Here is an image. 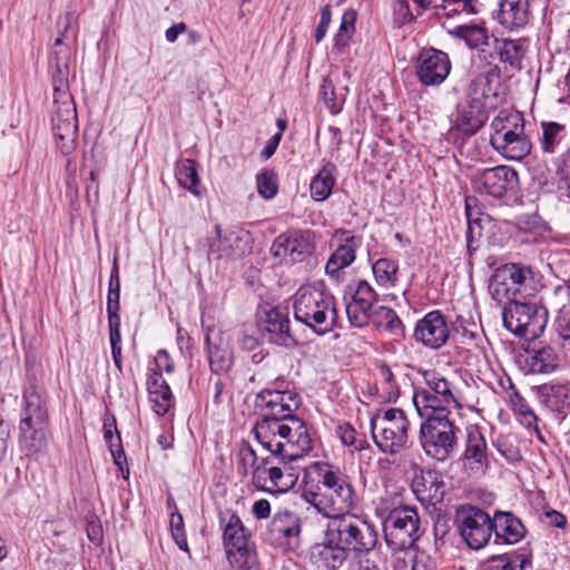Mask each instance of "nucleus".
<instances>
[{
    "label": "nucleus",
    "instance_id": "1",
    "mask_svg": "<svg viewBox=\"0 0 570 570\" xmlns=\"http://www.w3.org/2000/svg\"><path fill=\"white\" fill-rule=\"evenodd\" d=\"M71 20L72 14L67 12L63 17L62 31L53 43L49 59L53 87L52 131L56 145L65 156L75 151L78 138L77 110L69 91L71 48L63 42Z\"/></svg>",
    "mask_w": 570,
    "mask_h": 570
},
{
    "label": "nucleus",
    "instance_id": "2",
    "mask_svg": "<svg viewBox=\"0 0 570 570\" xmlns=\"http://www.w3.org/2000/svg\"><path fill=\"white\" fill-rule=\"evenodd\" d=\"M294 317L316 334L323 335L338 326L336 299L323 284H307L294 296Z\"/></svg>",
    "mask_w": 570,
    "mask_h": 570
},
{
    "label": "nucleus",
    "instance_id": "3",
    "mask_svg": "<svg viewBox=\"0 0 570 570\" xmlns=\"http://www.w3.org/2000/svg\"><path fill=\"white\" fill-rule=\"evenodd\" d=\"M317 490L305 491L304 500L330 521L351 513L357 498L347 478L331 468L322 470Z\"/></svg>",
    "mask_w": 570,
    "mask_h": 570
},
{
    "label": "nucleus",
    "instance_id": "4",
    "mask_svg": "<svg viewBox=\"0 0 570 570\" xmlns=\"http://www.w3.org/2000/svg\"><path fill=\"white\" fill-rule=\"evenodd\" d=\"M326 529L347 551L361 556L368 553L377 542L375 527L357 514L348 513L328 521Z\"/></svg>",
    "mask_w": 570,
    "mask_h": 570
},
{
    "label": "nucleus",
    "instance_id": "5",
    "mask_svg": "<svg viewBox=\"0 0 570 570\" xmlns=\"http://www.w3.org/2000/svg\"><path fill=\"white\" fill-rule=\"evenodd\" d=\"M409 430L407 416L399 407L377 410L371 419L374 443L384 453L395 454L403 450L409 441Z\"/></svg>",
    "mask_w": 570,
    "mask_h": 570
},
{
    "label": "nucleus",
    "instance_id": "6",
    "mask_svg": "<svg viewBox=\"0 0 570 570\" xmlns=\"http://www.w3.org/2000/svg\"><path fill=\"white\" fill-rule=\"evenodd\" d=\"M504 327L519 337L535 340L548 324V309L537 302L512 299L503 308Z\"/></svg>",
    "mask_w": 570,
    "mask_h": 570
},
{
    "label": "nucleus",
    "instance_id": "7",
    "mask_svg": "<svg viewBox=\"0 0 570 570\" xmlns=\"http://www.w3.org/2000/svg\"><path fill=\"white\" fill-rule=\"evenodd\" d=\"M440 413L442 416L423 420L420 426V443L428 456L445 461L456 446L459 429L443 412Z\"/></svg>",
    "mask_w": 570,
    "mask_h": 570
},
{
    "label": "nucleus",
    "instance_id": "8",
    "mask_svg": "<svg viewBox=\"0 0 570 570\" xmlns=\"http://www.w3.org/2000/svg\"><path fill=\"white\" fill-rule=\"evenodd\" d=\"M384 538L394 551H407L420 538V518L416 509L406 505L393 509L383 523Z\"/></svg>",
    "mask_w": 570,
    "mask_h": 570
},
{
    "label": "nucleus",
    "instance_id": "9",
    "mask_svg": "<svg viewBox=\"0 0 570 570\" xmlns=\"http://www.w3.org/2000/svg\"><path fill=\"white\" fill-rule=\"evenodd\" d=\"M220 522L224 523L223 541L230 566L249 569L255 560V551L240 518L228 511L220 514Z\"/></svg>",
    "mask_w": 570,
    "mask_h": 570
},
{
    "label": "nucleus",
    "instance_id": "10",
    "mask_svg": "<svg viewBox=\"0 0 570 570\" xmlns=\"http://www.w3.org/2000/svg\"><path fill=\"white\" fill-rule=\"evenodd\" d=\"M454 522L461 538L471 549L483 548L492 538V517L479 507L460 505Z\"/></svg>",
    "mask_w": 570,
    "mask_h": 570
},
{
    "label": "nucleus",
    "instance_id": "11",
    "mask_svg": "<svg viewBox=\"0 0 570 570\" xmlns=\"http://www.w3.org/2000/svg\"><path fill=\"white\" fill-rule=\"evenodd\" d=\"M471 184L475 193L500 199L515 191L519 177L513 168L501 165L475 173Z\"/></svg>",
    "mask_w": 570,
    "mask_h": 570
},
{
    "label": "nucleus",
    "instance_id": "12",
    "mask_svg": "<svg viewBox=\"0 0 570 570\" xmlns=\"http://www.w3.org/2000/svg\"><path fill=\"white\" fill-rule=\"evenodd\" d=\"M313 250V233L303 229H289L281 234L271 247V254L284 264L303 262Z\"/></svg>",
    "mask_w": 570,
    "mask_h": 570
},
{
    "label": "nucleus",
    "instance_id": "13",
    "mask_svg": "<svg viewBox=\"0 0 570 570\" xmlns=\"http://www.w3.org/2000/svg\"><path fill=\"white\" fill-rule=\"evenodd\" d=\"M255 405L262 411V419L286 421L297 417L294 412L301 405V397L292 390L267 387L256 394Z\"/></svg>",
    "mask_w": 570,
    "mask_h": 570
},
{
    "label": "nucleus",
    "instance_id": "14",
    "mask_svg": "<svg viewBox=\"0 0 570 570\" xmlns=\"http://www.w3.org/2000/svg\"><path fill=\"white\" fill-rule=\"evenodd\" d=\"M540 148L543 154L557 156L556 173L562 179L566 175V160L570 154V128L557 121H542Z\"/></svg>",
    "mask_w": 570,
    "mask_h": 570
},
{
    "label": "nucleus",
    "instance_id": "15",
    "mask_svg": "<svg viewBox=\"0 0 570 570\" xmlns=\"http://www.w3.org/2000/svg\"><path fill=\"white\" fill-rule=\"evenodd\" d=\"M286 421H279L275 417L261 419L256 422L253 432L256 440L263 449L269 452V455L263 458V465H268L274 460H283L284 448L292 450L293 444L284 443L285 435L289 433L291 426H286Z\"/></svg>",
    "mask_w": 570,
    "mask_h": 570
},
{
    "label": "nucleus",
    "instance_id": "16",
    "mask_svg": "<svg viewBox=\"0 0 570 570\" xmlns=\"http://www.w3.org/2000/svg\"><path fill=\"white\" fill-rule=\"evenodd\" d=\"M414 340L429 350H440L450 338V327L440 311H431L420 318L413 331Z\"/></svg>",
    "mask_w": 570,
    "mask_h": 570
},
{
    "label": "nucleus",
    "instance_id": "17",
    "mask_svg": "<svg viewBox=\"0 0 570 570\" xmlns=\"http://www.w3.org/2000/svg\"><path fill=\"white\" fill-rule=\"evenodd\" d=\"M416 76L424 86H439L451 71L448 53L430 48L422 50L416 59Z\"/></svg>",
    "mask_w": 570,
    "mask_h": 570
},
{
    "label": "nucleus",
    "instance_id": "18",
    "mask_svg": "<svg viewBox=\"0 0 570 570\" xmlns=\"http://www.w3.org/2000/svg\"><path fill=\"white\" fill-rule=\"evenodd\" d=\"M295 461L274 460L272 464L263 465V460L254 471V484L261 488V480L265 474L277 492H286L293 488L298 479V471L293 465Z\"/></svg>",
    "mask_w": 570,
    "mask_h": 570
},
{
    "label": "nucleus",
    "instance_id": "19",
    "mask_svg": "<svg viewBox=\"0 0 570 570\" xmlns=\"http://www.w3.org/2000/svg\"><path fill=\"white\" fill-rule=\"evenodd\" d=\"M348 556L326 529L323 541L311 548L309 559L318 570H337L346 562Z\"/></svg>",
    "mask_w": 570,
    "mask_h": 570
},
{
    "label": "nucleus",
    "instance_id": "20",
    "mask_svg": "<svg viewBox=\"0 0 570 570\" xmlns=\"http://www.w3.org/2000/svg\"><path fill=\"white\" fill-rule=\"evenodd\" d=\"M267 531L274 543L294 548L298 543L302 522L295 512L279 510L273 515Z\"/></svg>",
    "mask_w": 570,
    "mask_h": 570
},
{
    "label": "nucleus",
    "instance_id": "21",
    "mask_svg": "<svg viewBox=\"0 0 570 570\" xmlns=\"http://www.w3.org/2000/svg\"><path fill=\"white\" fill-rule=\"evenodd\" d=\"M335 238L340 244L325 265L326 274L332 277H337L342 269L355 261L356 249L362 245V237L352 235L348 230H337Z\"/></svg>",
    "mask_w": 570,
    "mask_h": 570
},
{
    "label": "nucleus",
    "instance_id": "22",
    "mask_svg": "<svg viewBox=\"0 0 570 570\" xmlns=\"http://www.w3.org/2000/svg\"><path fill=\"white\" fill-rule=\"evenodd\" d=\"M488 120V111L483 99L479 96L459 106L454 127L464 135H474Z\"/></svg>",
    "mask_w": 570,
    "mask_h": 570
},
{
    "label": "nucleus",
    "instance_id": "23",
    "mask_svg": "<svg viewBox=\"0 0 570 570\" xmlns=\"http://www.w3.org/2000/svg\"><path fill=\"white\" fill-rule=\"evenodd\" d=\"M463 463L465 468L474 472H483L489 465L487 441L476 425L466 429Z\"/></svg>",
    "mask_w": 570,
    "mask_h": 570
},
{
    "label": "nucleus",
    "instance_id": "24",
    "mask_svg": "<svg viewBox=\"0 0 570 570\" xmlns=\"http://www.w3.org/2000/svg\"><path fill=\"white\" fill-rule=\"evenodd\" d=\"M495 543L514 544L525 534L522 521L512 512L495 511L492 517V535Z\"/></svg>",
    "mask_w": 570,
    "mask_h": 570
},
{
    "label": "nucleus",
    "instance_id": "25",
    "mask_svg": "<svg viewBox=\"0 0 570 570\" xmlns=\"http://www.w3.org/2000/svg\"><path fill=\"white\" fill-rule=\"evenodd\" d=\"M286 422V426H291V431L285 435L284 443L293 444V448L288 451L284 448L283 460L296 462L308 454L312 449V440L303 420L295 417L287 419Z\"/></svg>",
    "mask_w": 570,
    "mask_h": 570
},
{
    "label": "nucleus",
    "instance_id": "26",
    "mask_svg": "<svg viewBox=\"0 0 570 570\" xmlns=\"http://www.w3.org/2000/svg\"><path fill=\"white\" fill-rule=\"evenodd\" d=\"M538 396L542 404L559 417L570 411V386L568 383H547L538 386Z\"/></svg>",
    "mask_w": 570,
    "mask_h": 570
},
{
    "label": "nucleus",
    "instance_id": "27",
    "mask_svg": "<svg viewBox=\"0 0 570 570\" xmlns=\"http://www.w3.org/2000/svg\"><path fill=\"white\" fill-rule=\"evenodd\" d=\"M412 488L421 501L439 502L444 497L443 478L435 470H422L420 475L413 479Z\"/></svg>",
    "mask_w": 570,
    "mask_h": 570
},
{
    "label": "nucleus",
    "instance_id": "28",
    "mask_svg": "<svg viewBox=\"0 0 570 570\" xmlns=\"http://www.w3.org/2000/svg\"><path fill=\"white\" fill-rule=\"evenodd\" d=\"M493 49L500 62L505 67L517 70L522 68V60L527 52V40L495 38Z\"/></svg>",
    "mask_w": 570,
    "mask_h": 570
},
{
    "label": "nucleus",
    "instance_id": "29",
    "mask_svg": "<svg viewBox=\"0 0 570 570\" xmlns=\"http://www.w3.org/2000/svg\"><path fill=\"white\" fill-rule=\"evenodd\" d=\"M45 425L46 422L20 420L19 444L26 455L38 453L45 448Z\"/></svg>",
    "mask_w": 570,
    "mask_h": 570
},
{
    "label": "nucleus",
    "instance_id": "30",
    "mask_svg": "<svg viewBox=\"0 0 570 570\" xmlns=\"http://www.w3.org/2000/svg\"><path fill=\"white\" fill-rule=\"evenodd\" d=\"M491 146L504 158L510 160L523 159L530 154L532 147L524 130H519L502 139L498 137L495 142L491 144Z\"/></svg>",
    "mask_w": 570,
    "mask_h": 570
},
{
    "label": "nucleus",
    "instance_id": "31",
    "mask_svg": "<svg viewBox=\"0 0 570 570\" xmlns=\"http://www.w3.org/2000/svg\"><path fill=\"white\" fill-rule=\"evenodd\" d=\"M498 20L509 30L525 26L529 21V0H502Z\"/></svg>",
    "mask_w": 570,
    "mask_h": 570
},
{
    "label": "nucleus",
    "instance_id": "32",
    "mask_svg": "<svg viewBox=\"0 0 570 570\" xmlns=\"http://www.w3.org/2000/svg\"><path fill=\"white\" fill-rule=\"evenodd\" d=\"M147 390L153 407L158 415L168 412L173 402L169 385L159 372H150L147 379Z\"/></svg>",
    "mask_w": 570,
    "mask_h": 570
},
{
    "label": "nucleus",
    "instance_id": "33",
    "mask_svg": "<svg viewBox=\"0 0 570 570\" xmlns=\"http://www.w3.org/2000/svg\"><path fill=\"white\" fill-rule=\"evenodd\" d=\"M490 144L495 142L497 138H505L519 130H524L523 115L515 110L503 109L491 121Z\"/></svg>",
    "mask_w": 570,
    "mask_h": 570
},
{
    "label": "nucleus",
    "instance_id": "34",
    "mask_svg": "<svg viewBox=\"0 0 570 570\" xmlns=\"http://www.w3.org/2000/svg\"><path fill=\"white\" fill-rule=\"evenodd\" d=\"M47 400L42 390L30 386L23 392L21 419L24 421L47 422Z\"/></svg>",
    "mask_w": 570,
    "mask_h": 570
},
{
    "label": "nucleus",
    "instance_id": "35",
    "mask_svg": "<svg viewBox=\"0 0 570 570\" xmlns=\"http://www.w3.org/2000/svg\"><path fill=\"white\" fill-rule=\"evenodd\" d=\"M428 389L424 391H431L435 394L441 402L445 404H453V407L461 409L462 405L456 396V390L454 385L436 371H426L423 374Z\"/></svg>",
    "mask_w": 570,
    "mask_h": 570
},
{
    "label": "nucleus",
    "instance_id": "36",
    "mask_svg": "<svg viewBox=\"0 0 570 570\" xmlns=\"http://www.w3.org/2000/svg\"><path fill=\"white\" fill-rule=\"evenodd\" d=\"M262 330L269 335V341L285 344L289 338V320L278 308H271L262 321Z\"/></svg>",
    "mask_w": 570,
    "mask_h": 570
},
{
    "label": "nucleus",
    "instance_id": "37",
    "mask_svg": "<svg viewBox=\"0 0 570 570\" xmlns=\"http://www.w3.org/2000/svg\"><path fill=\"white\" fill-rule=\"evenodd\" d=\"M216 240L209 245V256L215 258H237L240 257L244 250L239 248L242 238L235 233L222 235L219 225L215 226Z\"/></svg>",
    "mask_w": 570,
    "mask_h": 570
},
{
    "label": "nucleus",
    "instance_id": "38",
    "mask_svg": "<svg viewBox=\"0 0 570 570\" xmlns=\"http://www.w3.org/2000/svg\"><path fill=\"white\" fill-rule=\"evenodd\" d=\"M413 403L419 415L423 420H426L430 416H442L439 412H443L445 417H449L450 407L453 406V404H445L441 402V400L436 397L435 394H432L431 391H424L422 389L415 391L413 395Z\"/></svg>",
    "mask_w": 570,
    "mask_h": 570
},
{
    "label": "nucleus",
    "instance_id": "39",
    "mask_svg": "<svg viewBox=\"0 0 570 570\" xmlns=\"http://www.w3.org/2000/svg\"><path fill=\"white\" fill-rule=\"evenodd\" d=\"M439 17L451 18L454 14L465 13L475 16L483 11L482 0H441L440 4L434 6Z\"/></svg>",
    "mask_w": 570,
    "mask_h": 570
},
{
    "label": "nucleus",
    "instance_id": "40",
    "mask_svg": "<svg viewBox=\"0 0 570 570\" xmlns=\"http://www.w3.org/2000/svg\"><path fill=\"white\" fill-rule=\"evenodd\" d=\"M334 173L335 166L328 163L312 179L309 190L315 200L323 202L330 197L335 184Z\"/></svg>",
    "mask_w": 570,
    "mask_h": 570
},
{
    "label": "nucleus",
    "instance_id": "41",
    "mask_svg": "<svg viewBox=\"0 0 570 570\" xmlns=\"http://www.w3.org/2000/svg\"><path fill=\"white\" fill-rule=\"evenodd\" d=\"M498 279H510L517 294L527 292L528 283L532 279V272L529 267L519 264H505L499 267Z\"/></svg>",
    "mask_w": 570,
    "mask_h": 570
},
{
    "label": "nucleus",
    "instance_id": "42",
    "mask_svg": "<svg viewBox=\"0 0 570 570\" xmlns=\"http://www.w3.org/2000/svg\"><path fill=\"white\" fill-rule=\"evenodd\" d=\"M206 344L210 370L216 374L227 372L232 366V354L227 346L213 343L209 333L206 335Z\"/></svg>",
    "mask_w": 570,
    "mask_h": 570
},
{
    "label": "nucleus",
    "instance_id": "43",
    "mask_svg": "<svg viewBox=\"0 0 570 570\" xmlns=\"http://www.w3.org/2000/svg\"><path fill=\"white\" fill-rule=\"evenodd\" d=\"M396 570H438L436 561L425 551H405L404 558L396 559Z\"/></svg>",
    "mask_w": 570,
    "mask_h": 570
},
{
    "label": "nucleus",
    "instance_id": "44",
    "mask_svg": "<svg viewBox=\"0 0 570 570\" xmlns=\"http://www.w3.org/2000/svg\"><path fill=\"white\" fill-rule=\"evenodd\" d=\"M176 178L178 184L191 191L194 195H200L198 190L199 177L197 164L191 159H183L176 166Z\"/></svg>",
    "mask_w": 570,
    "mask_h": 570
},
{
    "label": "nucleus",
    "instance_id": "45",
    "mask_svg": "<svg viewBox=\"0 0 570 570\" xmlns=\"http://www.w3.org/2000/svg\"><path fill=\"white\" fill-rule=\"evenodd\" d=\"M559 355L551 346L534 350L531 355V368L533 372L551 373L559 366Z\"/></svg>",
    "mask_w": 570,
    "mask_h": 570
},
{
    "label": "nucleus",
    "instance_id": "46",
    "mask_svg": "<svg viewBox=\"0 0 570 570\" xmlns=\"http://www.w3.org/2000/svg\"><path fill=\"white\" fill-rule=\"evenodd\" d=\"M372 271L376 283L380 286L385 288L393 287L397 281V264L389 258H380L377 259L373 266Z\"/></svg>",
    "mask_w": 570,
    "mask_h": 570
},
{
    "label": "nucleus",
    "instance_id": "47",
    "mask_svg": "<svg viewBox=\"0 0 570 570\" xmlns=\"http://www.w3.org/2000/svg\"><path fill=\"white\" fill-rule=\"evenodd\" d=\"M455 38L462 39L470 48H478L488 45L489 36L487 30L480 26H458L450 30Z\"/></svg>",
    "mask_w": 570,
    "mask_h": 570
},
{
    "label": "nucleus",
    "instance_id": "48",
    "mask_svg": "<svg viewBox=\"0 0 570 570\" xmlns=\"http://www.w3.org/2000/svg\"><path fill=\"white\" fill-rule=\"evenodd\" d=\"M370 322L377 328L395 332L402 327V321L394 309L386 306H379L372 311Z\"/></svg>",
    "mask_w": 570,
    "mask_h": 570
},
{
    "label": "nucleus",
    "instance_id": "49",
    "mask_svg": "<svg viewBox=\"0 0 570 570\" xmlns=\"http://www.w3.org/2000/svg\"><path fill=\"white\" fill-rule=\"evenodd\" d=\"M345 311L352 326L363 327L370 323L372 307L362 301L352 296L351 301L346 302Z\"/></svg>",
    "mask_w": 570,
    "mask_h": 570
},
{
    "label": "nucleus",
    "instance_id": "50",
    "mask_svg": "<svg viewBox=\"0 0 570 570\" xmlns=\"http://www.w3.org/2000/svg\"><path fill=\"white\" fill-rule=\"evenodd\" d=\"M510 404L512 411L518 416L522 425L528 429H537V415L527 403V401L518 392H513V394L510 396Z\"/></svg>",
    "mask_w": 570,
    "mask_h": 570
},
{
    "label": "nucleus",
    "instance_id": "51",
    "mask_svg": "<svg viewBox=\"0 0 570 570\" xmlns=\"http://www.w3.org/2000/svg\"><path fill=\"white\" fill-rule=\"evenodd\" d=\"M356 17L357 13L353 9H347L346 11H344L341 19L338 31L334 37L335 47L342 48L348 43L351 37L355 32Z\"/></svg>",
    "mask_w": 570,
    "mask_h": 570
},
{
    "label": "nucleus",
    "instance_id": "52",
    "mask_svg": "<svg viewBox=\"0 0 570 570\" xmlns=\"http://www.w3.org/2000/svg\"><path fill=\"white\" fill-rule=\"evenodd\" d=\"M256 183L257 191L263 198L271 199L276 196L278 191V183L277 175L273 170L266 169L262 171L257 175Z\"/></svg>",
    "mask_w": 570,
    "mask_h": 570
},
{
    "label": "nucleus",
    "instance_id": "53",
    "mask_svg": "<svg viewBox=\"0 0 570 570\" xmlns=\"http://www.w3.org/2000/svg\"><path fill=\"white\" fill-rule=\"evenodd\" d=\"M498 276L499 268L494 272L490 279L489 291L491 296L498 302H502L503 299H510L511 296H514L517 294V291L510 283V279H498Z\"/></svg>",
    "mask_w": 570,
    "mask_h": 570
},
{
    "label": "nucleus",
    "instance_id": "54",
    "mask_svg": "<svg viewBox=\"0 0 570 570\" xmlns=\"http://www.w3.org/2000/svg\"><path fill=\"white\" fill-rule=\"evenodd\" d=\"M237 456H238V473L243 476H246L250 469L254 472L255 469L259 465L257 463L258 458H257L256 451L247 442H243L240 444Z\"/></svg>",
    "mask_w": 570,
    "mask_h": 570
},
{
    "label": "nucleus",
    "instance_id": "55",
    "mask_svg": "<svg viewBox=\"0 0 570 570\" xmlns=\"http://www.w3.org/2000/svg\"><path fill=\"white\" fill-rule=\"evenodd\" d=\"M452 330L463 338V342H466L475 340L479 326L470 315L466 316L461 314L453 321Z\"/></svg>",
    "mask_w": 570,
    "mask_h": 570
},
{
    "label": "nucleus",
    "instance_id": "56",
    "mask_svg": "<svg viewBox=\"0 0 570 570\" xmlns=\"http://www.w3.org/2000/svg\"><path fill=\"white\" fill-rule=\"evenodd\" d=\"M379 374L381 377L382 390L384 392L383 397L389 402L395 401L399 397V386L395 383L391 367L386 364H381L379 367Z\"/></svg>",
    "mask_w": 570,
    "mask_h": 570
},
{
    "label": "nucleus",
    "instance_id": "57",
    "mask_svg": "<svg viewBox=\"0 0 570 570\" xmlns=\"http://www.w3.org/2000/svg\"><path fill=\"white\" fill-rule=\"evenodd\" d=\"M554 337L553 342H557L566 336L570 335V317L569 311L560 309L554 322H553Z\"/></svg>",
    "mask_w": 570,
    "mask_h": 570
},
{
    "label": "nucleus",
    "instance_id": "58",
    "mask_svg": "<svg viewBox=\"0 0 570 570\" xmlns=\"http://www.w3.org/2000/svg\"><path fill=\"white\" fill-rule=\"evenodd\" d=\"M352 296L358 301H362V303L370 305L371 307L376 301V293L366 281L357 282L356 288Z\"/></svg>",
    "mask_w": 570,
    "mask_h": 570
},
{
    "label": "nucleus",
    "instance_id": "59",
    "mask_svg": "<svg viewBox=\"0 0 570 570\" xmlns=\"http://www.w3.org/2000/svg\"><path fill=\"white\" fill-rule=\"evenodd\" d=\"M337 434L345 445H355L356 450L364 449L362 442L356 444V431L350 423H343L337 426Z\"/></svg>",
    "mask_w": 570,
    "mask_h": 570
},
{
    "label": "nucleus",
    "instance_id": "60",
    "mask_svg": "<svg viewBox=\"0 0 570 570\" xmlns=\"http://www.w3.org/2000/svg\"><path fill=\"white\" fill-rule=\"evenodd\" d=\"M331 3H325L321 8V21L316 28L315 31V41L320 42L324 39L327 29L330 27L331 20H332V13H331Z\"/></svg>",
    "mask_w": 570,
    "mask_h": 570
},
{
    "label": "nucleus",
    "instance_id": "61",
    "mask_svg": "<svg viewBox=\"0 0 570 570\" xmlns=\"http://www.w3.org/2000/svg\"><path fill=\"white\" fill-rule=\"evenodd\" d=\"M532 566L530 554L517 553L512 556L500 570H527Z\"/></svg>",
    "mask_w": 570,
    "mask_h": 570
},
{
    "label": "nucleus",
    "instance_id": "62",
    "mask_svg": "<svg viewBox=\"0 0 570 570\" xmlns=\"http://www.w3.org/2000/svg\"><path fill=\"white\" fill-rule=\"evenodd\" d=\"M321 95L326 106L331 109V112L337 114L340 111V107L335 102L334 88L330 81H323L321 87Z\"/></svg>",
    "mask_w": 570,
    "mask_h": 570
},
{
    "label": "nucleus",
    "instance_id": "63",
    "mask_svg": "<svg viewBox=\"0 0 570 570\" xmlns=\"http://www.w3.org/2000/svg\"><path fill=\"white\" fill-rule=\"evenodd\" d=\"M155 365H156L157 370H153L151 372L161 373L164 371L166 373H171L174 370V363H173L169 354L165 350H160L157 352V354L155 356Z\"/></svg>",
    "mask_w": 570,
    "mask_h": 570
},
{
    "label": "nucleus",
    "instance_id": "64",
    "mask_svg": "<svg viewBox=\"0 0 570 570\" xmlns=\"http://www.w3.org/2000/svg\"><path fill=\"white\" fill-rule=\"evenodd\" d=\"M252 514L257 520H266L271 515V503L266 499H259L252 507Z\"/></svg>",
    "mask_w": 570,
    "mask_h": 570
}]
</instances>
